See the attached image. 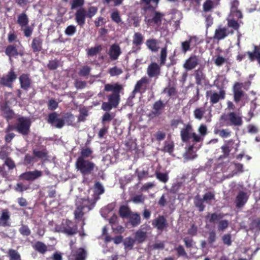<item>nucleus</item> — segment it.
Returning a JSON list of instances; mask_svg holds the SVG:
<instances>
[{"label":"nucleus","mask_w":260,"mask_h":260,"mask_svg":"<svg viewBox=\"0 0 260 260\" xmlns=\"http://www.w3.org/2000/svg\"><path fill=\"white\" fill-rule=\"evenodd\" d=\"M93 192V197L92 200H90L88 198H80L76 201L75 203L76 209L74 211L75 219L84 221V215L93 208L96 201L99 200L100 196L104 193V187L100 182L95 183Z\"/></svg>","instance_id":"obj_1"},{"label":"nucleus","mask_w":260,"mask_h":260,"mask_svg":"<svg viewBox=\"0 0 260 260\" xmlns=\"http://www.w3.org/2000/svg\"><path fill=\"white\" fill-rule=\"evenodd\" d=\"M122 89V85L118 83L105 84L104 90L112 91V93L106 95L108 102L102 103V109L105 111H110L113 108H117L120 103V93Z\"/></svg>","instance_id":"obj_2"},{"label":"nucleus","mask_w":260,"mask_h":260,"mask_svg":"<svg viewBox=\"0 0 260 260\" xmlns=\"http://www.w3.org/2000/svg\"><path fill=\"white\" fill-rule=\"evenodd\" d=\"M220 119L225 122L227 126H240L243 124L241 116L239 113L235 112L222 114Z\"/></svg>","instance_id":"obj_3"},{"label":"nucleus","mask_w":260,"mask_h":260,"mask_svg":"<svg viewBox=\"0 0 260 260\" xmlns=\"http://www.w3.org/2000/svg\"><path fill=\"white\" fill-rule=\"evenodd\" d=\"M76 168L80 171L83 175L90 174L94 170L95 164L87 159H77L75 163Z\"/></svg>","instance_id":"obj_4"},{"label":"nucleus","mask_w":260,"mask_h":260,"mask_svg":"<svg viewBox=\"0 0 260 260\" xmlns=\"http://www.w3.org/2000/svg\"><path fill=\"white\" fill-rule=\"evenodd\" d=\"M55 230L58 232L66 234L67 235H74L78 233V226L72 221L66 219L60 225H57Z\"/></svg>","instance_id":"obj_5"},{"label":"nucleus","mask_w":260,"mask_h":260,"mask_svg":"<svg viewBox=\"0 0 260 260\" xmlns=\"http://www.w3.org/2000/svg\"><path fill=\"white\" fill-rule=\"evenodd\" d=\"M31 124V121L29 118L19 117L17 119L16 131L23 136H27L30 132Z\"/></svg>","instance_id":"obj_6"},{"label":"nucleus","mask_w":260,"mask_h":260,"mask_svg":"<svg viewBox=\"0 0 260 260\" xmlns=\"http://www.w3.org/2000/svg\"><path fill=\"white\" fill-rule=\"evenodd\" d=\"M6 54L10 58L18 55H23L24 50L19 41H16L13 45L7 46L5 51Z\"/></svg>","instance_id":"obj_7"},{"label":"nucleus","mask_w":260,"mask_h":260,"mask_svg":"<svg viewBox=\"0 0 260 260\" xmlns=\"http://www.w3.org/2000/svg\"><path fill=\"white\" fill-rule=\"evenodd\" d=\"M17 77V76L14 70L11 69L7 74L4 75L0 78V84L3 86L12 88L13 83Z\"/></svg>","instance_id":"obj_8"},{"label":"nucleus","mask_w":260,"mask_h":260,"mask_svg":"<svg viewBox=\"0 0 260 260\" xmlns=\"http://www.w3.org/2000/svg\"><path fill=\"white\" fill-rule=\"evenodd\" d=\"M202 42L198 37L196 36H190L188 40L182 42L181 43V49L183 53H186L187 51L190 50V47H196Z\"/></svg>","instance_id":"obj_9"},{"label":"nucleus","mask_w":260,"mask_h":260,"mask_svg":"<svg viewBox=\"0 0 260 260\" xmlns=\"http://www.w3.org/2000/svg\"><path fill=\"white\" fill-rule=\"evenodd\" d=\"M47 122L57 128H61L64 125V120L59 117V114L53 112L48 114Z\"/></svg>","instance_id":"obj_10"},{"label":"nucleus","mask_w":260,"mask_h":260,"mask_svg":"<svg viewBox=\"0 0 260 260\" xmlns=\"http://www.w3.org/2000/svg\"><path fill=\"white\" fill-rule=\"evenodd\" d=\"M249 195L244 191H240L236 197L234 203L238 209L243 208L247 202Z\"/></svg>","instance_id":"obj_11"},{"label":"nucleus","mask_w":260,"mask_h":260,"mask_svg":"<svg viewBox=\"0 0 260 260\" xmlns=\"http://www.w3.org/2000/svg\"><path fill=\"white\" fill-rule=\"evenodd\" d=\"M42 175V171L35 170L33 171H27L21 174L20 177L22 180L32 181L41 177Z\"/></svg>","instance_id":"obj_12"},{"label":"nucleus","mask_w":260,"mask_h":260,"mask_svg":"<svg viewBox=\"0 0 260 260\" xmlns=\"http://www.w3.org/2000/svg\"><path fill=\"white\" fill-rule=\"evenodd\" d=\"M1 110L2 112L3 117L7 122L14 118L15 113L9 106L8 102H6L1 106Z\"/></svg>","instance_id":"obj_13"},{"label":"nucleus","mask_w":260,"mask_h":260,"mask_svg":"<svg viewBox=\"0 0 260 260\" xmlns=\"http://www.w3.org/2000/svg\"><path fill=\"white\" fill-rule=\"evenodd\" d=\"M243 84L236 82L233 86L234 100L236 103H238L244 95V92L242 90Z\"/></svg>","instance_id":"obj_14"},{"label":"nucleus","mask_w":260,"mask_h":260,"mask_svg":"<svg viewBox=\"0 0 260 260\" xmlns=\"http://www.w3.org/2000/svg\"><path fill=\"white\" fill-rule=\"evenodd\" d=\"M152 224L160 231H162L165 228L168 226L167 219L163 215H159L157 218L154 219L152 221Z\"/></svg>","instance_id":"obj_15"},{"label":"nucleus","mask_w":260,"mask_h":260,"mask_svg":"<svg viewBox=\"0 0 260 260\" xmlns=\"http://www.w3.org/2000/svg\"><path fill=\"white\" fill-rule=\"evenodd\" d=\"M11 213L8 209H4L0 214V226L9 227L10 226V220Z\"/></svg>","instance_id":"obj_16"},{"label":"nucleus","mask_w":260,"mask_h":260,"mask_svg":"<svg viewBox=\"0 0 260 260\" xmlns=\"http://www.w3.org/2000/svg\"><path fill=\"white\" fill-rule=\"evenodd\" d=\"M192 126L188 124L185 126L180 131V136L182 142H187L191 138V134H192Z\"/></svg>","instance_id":"obj_17"},{"label":"nucleus","mask_w":260,"mask_h":260,"mask_svg":"<svg viewBox=\"0 0 260 260\" xmlns=\"http://www.w3.org/2000/svg\"><path fill=\"white\" fill-rule=\"evenodd\" d=\"M234 144L233 140H230L226 143L221 146L222 154L219 157V159H223L229 157L230 153L232 150V147Z\"/></svg>","instance_id":"obj_18"},{"label":"nucleus","mask_w":260,"mask_h":260,"mask_svg":"<svg viewBox=\"0 0 260 260\" xmlns=\"http://www.w3.org/2000/svg\"><path fill=\"white\" fill-rule=\"evenodd\" d=\"M19 79L22 89L27 90L30 87L31 79L28 74H22L20 76Z\"/></svg>","instance_id":"obj_19"},{"label":"nucleus","mask_w":260,"mask_h":260,"mask_svg":"<svg viewBox=\"0 0 260 260\" xmlns=\"http://www.w3.org/2000/svg\"><path fill=\"white\" fill-rule=\"evenodd\" d=\"M147 238V232L143 231L142 229H139L134 234V239L138 244L144 243Z\"/></svg>","instance_id":"obj_20"},{"label":"nucleus","mask_w":260,"mask_h":260,"mask_svg":"<svg viewBox=\"0 0 260 260\" xmlns=\"http://www.w3.org/2000/svg\"><path fill=\"white\" fill-rule=\"evenodd\" d=\"M86 17H87L86 11L83 8L78 10L75 14L76 21L80 25H82L85 23Z\"/></svg>","instance_id":"obj_21"},{"label":"nucleus","mask_w":260,"mask_h":260,"mask_svg":"<svg viewBox=\"0 0 260 260\" xmlns=\"http://www.w3.org/2000/svg\"><path fill=\"white\" fill-rule=\"evenodd\" d=\"M120 54L121 49L118 45L115 44L111 46L109 51V55L111 59L113 60L117 59Z\"/></svg>","instance_id":"obj_22"},{"label":"nucleus","mask_w":260,"mask_h":260,"mask_svg":"<svg viewBox=\"0 0 260 260\" xmlns=\"http://www.w3.org/2000/svg\"><path fill=\"white\" fill-rule=\"evenodd\" d=\"M225 91L223 90H220L219 93L213 92L210 96V103L212 104L217 103L220 100H223L225 98Z\"/></svg>","instance_id":"obj_23"},{"label":"nucleus","mask_w":260,"mask_h":260,"mask_svg":"<svg viewBox=\"0 0 260 260\" xmlns=\"http://www.w3.org/2000/svg\"><path fill=\"white\" fill-rule=\"evenodd\" d=\"M246 54L250 60L256 59L258 63L260 64V49L258 47L254 46L253 51L252 52L248 51L245 53L244 56Z\"/></svg>","instance_id":"obj_24"},{"label":"nucleus","mask_w":260,"mask_h":260,"mask_svg":"<svg viewBox=\"0 0 260 260\" xmlns=\"http://www.w3.org/2000/svg\"><path fill=\"white\" fill-rule=\"evenodd\" d=\"M128 218H129V222L133 227H136L141 223V216L140 214L137 212H132Z\"/></svg>","instance_id":"obj_25"},{"label":"nucleus","mask_w":260,"mask_h":260,"mask_svg":"<svg viewBox=\"0 0 260 260\" xmlns=\"http://www.w3.org/2000/svg\"><path fill=\"white\" fill-rule=\"evenodd\" d=\"M144 41L143 36L140 32H136L133 38V44L134 48L136 47L137 49H140V46L142 44Z\"/></svg>","instance_id":"obj_26"},{"label":"nucleus","mask_w":260,"mask_h":260,"mask_svg":"<svg viewBox=\"0 0 260 260\" xmlns=\"http://www.w3.org/2000/svg\"><path fill=\"white\" fill-rule=\"evenodd\" d=\"M165 107V104L160 100L155 102L153 105L152 114L155 116H158L161 114V110Z\"/></svg>","instance_id":"obj_27"},{"label":"nucleus","mask_w":260,"mask_h":260,"mask_svg":"<svg viewBox=\"0 0 260 260\" xmlns=\"http://www.w3.org/2000/svg\"><path fill=\"white\" fill-rule=\"evenodd\" d=\"M239 2L237 0H233L231 3V13L230 15L235 16L237 18H241L242 15L240 11L237 9Z\"/></svg>","instance_id":"obj_28"},{"label":"nucleus","mask_w":260,"mask_h":260,"mask_svg":"<svg viewBox=\"0 0 260 260\" xmlns=\"http://www.w3.org/2000/svg\"><path fill=\"white\" fill-rule=\"evenodd\" d=\"M159 0H141V4L145 10L155 8Z\"/></svg>","instance_id":"obj_29"},{"label":"nucleus","mask_w":260,"mask_h":260,"mask_svg":"<svg viewBox=\"0 0 260 260\" xmlns=\"http://www.w3.org/2000/svg\"><path fill=\"white\" fill-rule=\"evenodd\" d=\"M146 45L148 48L152 52H156L159 48L158 41L156 39H150L147 40L146 42Z\"/></svg>","instance_id":"obj_30"},{"label":"nucleus","mask_w":260,"mask_h":260,"mask_svg":"<svg viewBox=\"0 0 260 260\" xmlns=\"http://www.w3.org/2000/svg\"><path fill=\"white\" fill-rule=\"evenodd\" d=\"M224 216V214L221 213H208L206 216V219H208L209 222L211 223H215L218 220L222 219Z\"/></svg>","instance_id":"obj_31"},{"label":"nucleus","mask_w":260,"mask_h":260,"mask_svg":"<svg viewBox=\"0 0 260 260\" xmlns=\"http://www.w3.org/2000/svg\"><path fill=\"white\" fill-rule=\"evenodd\" d=\"M148 83V79L146 77L142 78L140 80L137 81L136 84L135 86L134 89L133 91V93H136L140 92L143 86L144 85L147 84Z\"/></svg>","instance_id":"obj_32"},{"label":"nucleus","mask_w":260,"mask_h":260,"mask_svg":"<svg viewBox=\"0 0 260 260\" xmlns=\"http://www.w3.org/2000/svg\"><path fill=\"white\" fill-rule=\"evenodd\" d=\"M160 66H148L147 74L150 77H157L160 74Z\"/></svg>","instance_id":"obj_33"},{"label":"nucleus","mask_w":260,"mask_h":260,"mask_svg":"<svg viewBox=\"0 0 260 260\" xmlns=\"http://www.w3.org/2000/svg\"><path fill=\"white\" fill-rule=\"evenodd\" d=\"M204 199L201 198L199 194L194 197V205L200 212H203L205 210V205L204 204Z\"/></svg>","instance_id":"obj_34"},{"label":"nucleus","mask_w":260,"mask_h":260,"mask_svg":"<svg viewBox=\"0 0 260 260\" xmlns=\"http://www.w3.org/2000/svg\"><path fill=\"white\" fill-rule=\"evenodd\" d=\"M34 249L38 252L44 254L47 251V247L45 243L41 241H37L33 245Z\"/></svg>","instance_id":"obj_35"},{"label":"nucleus","mask_w":260,"mask_h":260,"mask_svg":"<svg viewBox=\"0 0 260 260\" xmlns=\"http://www.w3.org/2000/svg\"><path fill=\"white\" fill-rule=\"evenodd\" d=\"M130 208L125 205H122L119 207V214L122 218H128L132 213Z\"/></svg>","instance_id":"obj_36"},{"label":"nucleus","mask_w":260,"mask_h":260,"mask_svg":"<svg viewBox=\"0 0 260 260\" xmlns=\"http://www.w3.org/2000/svg\"><path fill=\"white\" fill-rule=\"evenodd\" d=\"M42 40L39 38H36L33 39L31 43V47L34 52H38L42 49Z\"/></svg>","instance_id":"obj_37"},{"label":"nucleus","mask_w":260,"mask_h":260,"mask_svg":"<svg viewBox=\"0 0 260 260\" xmlns=\"http://www.w3.org/2000/svg\"><path fill=\"white\" fill-rule=\"evenodd\" d=\"M177 90L176 87L174 85H171V83L169 82L168 86L165 88L162 93H167L168 96L171 97L175 96L177 94Z\"/></svg>","instance_id":"obj_38"},{"label":"nucleus","mask_w":260,"mask_h":260,"mask_svg":"<svg viewBox=\"0 0 260 260\" xmlns=\"http://www.w3.org/2000/svg\"><path fill=\"white\" fill-rule=\"evenodd\" d=\"M17 23L22 28L27 26L28 23V19L25 13H22L18 15Z\"/></svg>","instance_id":"obj_39"},{"label":"nucleus","mask_w":260,"mask_h":260,"mask_svg":"<svg viewBox=\"0 0 260 260\" xmlns=\"http://www.w3.org/2000/svg\"><path fill=\"white\" fill-rule=\"evenodd\" d=\"M228 35L227 29L225 28H218L215 30L214 38L220 40L224 38Z\"/></svg>","instance_id":"obj_40"},{"label":"nucleus","mask_w":260,"mask_h":260,"mask_svg":"<svg viewBox=\"0 0 260 260\" xmlns=\"http://www.w3.org/2000/svg\"><path fill=\"white\" fill-rule=\"evenodd\" d=\"M9 260H21L20 253L14 249H10L8 251Z\"/></svg>","instance_id":"obj_41"},{"label":"nucleus","mask_w":260,"mask_h":260,"mask_svg":"<svg viewBox=\"0 0 260 260\" xmlns=\"http://www.w3.org/2000/svg\"><path fill=\"white\" fill-rule=\"evenodd\" d=\"M93 153V151L88 147L82 148L81 150L80 156L77 159H85L89 157Z\"/></svg>","instance_id":"obj_42"},{"label":"nucleus","mask_w":260,"mask_h":260,"mask_svg":"<svg viewBox=\"0 0 260 260\" xmlns=\"http://www.w3.org/2000/svg\"><path fill=\"white\" fill-rule=\"evenodd\" d=\"M201 63V59L199 56H191L186 61L184 65H198Z\"/></svg>","instance_id":"obj_43"},{"label":"nucleus","mask_w":260,"mask_h":260,"mask_svg":"<svg viewBox=\"0 0 260 260\" xmlns=\"http://www.w3.org/2000/svg\"><path fill=\"white\" fill-rule=\"evenodd\" d=\"M75 260H85L86 257V251L83 248H79L75 255Z\"/></svg>","instance_id":"obj_44"},{"label":"nucleus","mask_w":260,"mask_h":260,"mask_svg":"<svg viewBox=\"0 0 260 260\" xmlns=\"http://www.w3.org/2000/svg\"><path fill=\"white\" fill-rule=\"evenodd\" d=\"M235 18H237L235 16L230 15L227 18L228 21V25L229 27H232L234 29L237 30L239 28V24L238 22L234 20Z\"/></svg>","instance_id":"obj_45"},{"label":"nucleus","mask_w":260,"mask_h":260,"mask_svg":"<svg viewBox=\"0 0 260 260\" xmlns=\"http://www.w3.org/2000/svg\"><path fill=\"white\" fill-rule=\"evenodd\" d=\"M136 243L135 239L132 237H127L123 241V245L125 249H132L135 243Z\"/></svg>","instance_id":"obj_46"},{"label":"nucleus","mask_w":260,"mask_h":260,"mask_svg":"<svg viewBox=\"0 0 260 260\" xmlns=\"http://www.w3.org/2000/svg\"><path fill=\"white\" fill-rule=\"evenodd\" d=\"M174 149V144L173 142H167L166 141L165 142V145L163 148L162 149V151L165 152H168L170 154H171Z\"/></svg>","instance_id":"obj_47"},{"label":"nucleus","mask_w":260,"mask_h":260,"mask_svg":"<svg viewBox=\"0 0 260 260\" xmlns=\"http://www.w3.org/2000/svg\"><path fill=\"white\" fill-rule=\"evenodd\" d=\"M229 225V222L228 220H220L218 222L217 230L218 231H225Z\"/></svg>","instance_id":"obj_48"},{"label":"nucleus","mask_w":260,"mask_h":260,"mask_svg":"<svg viewBox=\"0 0 260 260\" xmlns=\"http://www.w3.org/2000/svg\"><path fill=\"white\" fill-rule=\"evenodd\" d=\"M36 161L35 156L31 155L28 153L26 154L24 157L23 164L25 166L32 165Z\"/></svg>","instance_id":"obj_49"},{"label":"nucleus","mask_w":260,"mask_h":260,"mask_svg":"<svg viewBox=\"0 0 260 260\" xmlns=\"http://www.w3.org/2000/svg\"><path fill=\"white\" fill-rule=\"evenodd\" d=\"M18 231L20 234L23 236H29L31 234L30 229L25 224H22Z\"/></svg>","instance_id":"obj_50"},{"label":"nucleus","mask_w":260,"mask_h":260,"mask_svg":"<svg viewBox=\"0 0 260 260\" xmlns=\"http://www.w3.org/2000/svg\"><path fill=\"white\" fill-rule=\"evenodd\" d=\"M155 175L157 179L163 183L167 182L169 179L168 175L166 173H164L156 171Z\"/></svg>","instance_id":"obj_51"},{"label":"nucleus","mask_w":260,"mask_h":260,"mask_svg":"<svg viewBox=\"0 0 260 260\" xmlns=\"http://www.w3.org/2000/svg\"><path fill=\"white\" fill-rule=\"evenodd\" d=\"M33 154L36 157H38L39 158H43L47 157L48 153L46 150H33Z\"/></svg>","instance_id":"obj_52"},{"label":"nucleus","mask_w":260,"mask_h":260,"mask_svg":"<svg viewBox=\"0 0 260 260\" xmlns=\"http://www.w3.org/2000/svg\"><path fill=\"white\" fill-rule=\"evenodd\" d=\"M64 120V122L68 124V125H72L74 121V116L71 113H67L64 114L63 118H62Z\"/></svg>","instance_id":"obj_53"},{"label":"nucleus","mask_w":260,"mask_h":260,"mask_svg":"<svg viewBox=\"0 0 260 260\" xmlns=\"http://www.w3.org/2000/svg\"><path fill=\"white\" fill-rule=\"evenodd\" d=\"M205 113V110L203 108L196 109L193 111L194 117L196 119L201 120Z\"/></svg>","instance_id":"obj_54"},{"label":"nucleus","mask_w":260,"mask_h":260,"mask_svg":"<svg viewBox=\"0 0 260 260\" xmlns=\"http://www.w3.org/2000/svg\"><path fill=\"white\" fill-rule=\"evenodd\" d=\"M221 239L222 242L224 245H227L228 246H230L232 245V235L230 234H224L223 235Z\"/></svg>","instance_id":"obj_55"},{"label":"nucleus","mask_w":260,"mask_h":260,"mask_svg":"<svg viewBox=\"0 0 260 260\" xmlns=\"http://www.w3.org/2000/svg\"><path fill=\"white\" fill-rule=\"evenodd\" d=\"M102 49L101 46L98 45L89 49L87 51V54L89 56H93L98 53Z\"/></svg>","instance_id":"obj_56"},{"label":"nucleus","mask_w":260,"mask_h":260,"mask_svg":"<svg viewBox=\"0 0 260 260\" xmlns=\"http://www.w3.org/2000/svg\"><path fill=\"white\" fill-rule=\"evenodd\" d=\"M106 112H107L105 113L102 117V123L103 125H106V122H110L113 118V116L108 112V111Z\"/></svg>","instance_id":"obj_57"},{"label":"nucleus","mask_w":260,"mask_h":260,"mask_svg":"<svg viewBox=\"0 0 260 260\" xmlns=\"http://www.w3.org/2000/svg\"><path fill=\"white\" fill-rule=\"evenodd\" d=\"M109 126V125H103L98 133V136L99 138L102 139L104 138V136L108 133Z\"/></svg>","instance_id":"obj_58"},{"label":"nucleus","mask_w":260,"mask_h":260,"mask_svg":"<svg viewBox=\"0 0 260 260\" xmlns=\"http://www.w3.org/2000/svg\"><path fill=\"white\" fill-rule=\"evenodd\" d=\"M216 133L218 134L220 137L225 138L231 136V132L228 129H222L218 130Z\"/></svg>","instance_id":"obj_59"},{"label":"nucleus","mask_w":260,"mask_h":260,"mask_svg":"<svg viewBox=\"0 0 260 260\" xmlns=\"http://www.w3.org/2000/svg\"><path fill=\"white\" fill-rule=\"evenodd\" d=\"M137 177L139 182H141L144 178L149 177L148 171L147 170H143L142 171L137 172Z\"/></svg>","instance_id":"obj_60"},{"label":"nucleus","mask_w":260,"mask_h":260,"mask_svg":"<svg viewBox=\"0 0 260 260\" xmlns=\"http://www.w3.org/2000/svg\"><path fill=\"white\" fill-rule=\"evenodd\" d=\"M58 106V103L53 99L49 100L48 103V108L51 111L55 110Z\"/></svg>","instance_id":"obj_61"},{"label":"nucleus","mask_w":260,"mask_h":260,"mask_svg":"<svg viewBox=\"0 0 260 260\" xmlns=\"http://www.w3.org/2000/svg\"><path fill=\"white\" fill-rule=\"evenodd\" d=\"M154 136L157 141L160 142L165 139L166 137V134L163 131H158L154 135Z\"/></svg>","instance_id":"obj_62"},{"label":"nucleus","mask_w":260,"mask_h":260,"mask_svg":"<svg viewBox=\"0 0 260 260\" xmlns=\"http://www.w3.org/2000/svg\"><path fill=\"white\" fill-rule=\"evenodd\" d=\"M5 166H7L9 170H12L16 167L15 162L10 157H7L5 159L4 164Z\"/></svg>","instance_id":"obj_63"},{"label":"nucleus","mask_w":260,"mask_h":260,"mask_svg":"<svg viewBox=\"0 0 260 260\" xmlns=\"http://www.w3.org/2000/svg\"><path fill=\"white\" fill-rule=\"evenodd\" d=\"M122 71L121 69L118 68L116 66L111 68L109 70V74L111 76H118L121 74Z\"/></svg>","instance_id":"obj_64"}]
</instances>
